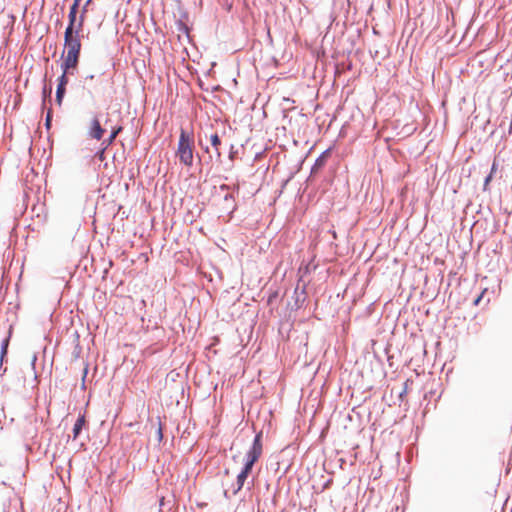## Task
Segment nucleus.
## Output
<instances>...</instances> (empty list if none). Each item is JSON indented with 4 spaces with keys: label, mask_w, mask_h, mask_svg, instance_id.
I'll return each instance as SVG.
<instances>
[{
    "label": "nucleus",
    "mask_w": 512,
    "mask_h": 512,
    "mask_svg": "<svg viewBox=\"0 0 512 512\" xmlns=\"http://www.w3.org/2000/svg\"><path fill=\"white\" fill-rule=\"evenodd\" d=\"M8 344H9V339L8 338L4 339L2 342V346H1V360H3L4 356L7 354Z\"/></svg>",
    "instance_id": "9d476101"
},
{
    "label": "nucleus",
    "mask_w": 512,
    "mask_h": 512,
    "mask_svg": "<svg viewBox=\"0 0 512 512\" xmlns=\"http://www.w3.org/2000/svg\"><path fill=\"white\" fill-rule=\"evenodd\" d=\"M210 141H211V144L212 146L215 148L216 150V153H217V156L220 157L221 156V153L219 151V146L221 144V140L219 138V136L217 134H213L211 135L210 137Z\"/></svg>",
    "instance_id": "6e6552de"
},
{
    "label": "nucleus",
    "mask_w": 512,
    "mask_h": 512,
    "mask_svg": "<svg viewBox=\"0 0 512 512\" xmlns=\"http://www.w3.org/2000/svg\"><path fill=\"white\" fill-rule=\"evenodd\" d=\"M490 179H491V176H488V177L486 178V181H485V182H486V184H487L488 182H490Z\"/></svg>",
    "instance_id": "6ab92c4d"
},
{
    "label": "nucleus",
    "mask_w": 512,
    "mask_h": 512,
    "mask_svg": "<svg viewBox=\"0 0 512 512\" xmlns=\"http://www.w3.org/2000/svg\"><path fill=\"white\" fill-rule=\"evenodd\" d=\"M50 122H51V114H50V112H48L47 117H46V126L48 128L50 126Z\"/></svg>",
    "instance_id": "dca6fc26"
},
{
    "label": "nucleus",
    "mask_w": 512,
    "mask_h": 512,
    "mask_svg": "<svg viewBox=\"0 0 512 512\" xmlns=\"http://www.w3.org/2000/svg\"><path fill=\"white\" fill-rule=\"evenodd\" d=\"M164 504H165V497L161 496L159 498V506H160L159 512H162V507L164 506Z\"/></svg>",
    "instance_id": "4468645a"
},
{
    "label": "nucleus",
    "mask_w": 512,
    "mask_h": 512,
    "mask_svg": "<svg viewBox=\"0 0 512 512\" xmlns=\"http://www.w3.org/2000/svg\"><path fill=\"white\" fill-rule=\"evenodd\" d=\"M159 436H160V438L162 437V430H161V428L159 429Z\"/></svg>",
    "instance_id": "aec40b11"
},
{
    "label": "nucleus",
    "mask_w": 512,
    "mask_h": 512,
    "mask_svg": "<svg viewBox=\"0 0 512 512\" xmlns=\"http://www.w3.org/2000/svg\"><path fill=\"white\" fill-rule=\"evenodd\" d=\"M87 372H88V368L87 366L84 368V372H83V380L85 379L86 375H87Z\"/></svg>",
    "instance_id": "f3484780"
},
{
    "label": "nucleus",
    "mask_w": 512,
    "mask_h": 512,
    "mask_svg": "<svg viewBox=\"0 0 512 512\" xmlns=\"http://www.w3.org/2000/svg\"><path fill=\"white\" fill-rule=\"evenodd\" d=\"M82 31H65L64 33V51L62 70L69 72L76 69L81 51Z\"/></svg>",
    "instance_id": "f257e3e1"
},
{
    "label": "nucleus",
    "mask_w": 512,
    "mask_h": 512,
    "mask_svg": "<svg viewBox=\"0 0 512 512\" xmlns=\"http://www.w3.org/2000/svg\"><path fill=\"white\" fill-rule=\"evenodd\" d=\"M91 1L92 0H87L83 9H85L87 11V6L91 3Z\"/></svg>",
    "instance_id": "a211bd4d"
},
{
    "label": "nucleus",
    "mask_w": 512,
    "mask_h": 512,
    "mask_svg": "<svg viewBox=\"0 0 512 512\" xmlns=\"http://www.w3.org/2000/svg\"><path fill=\"white\" fill-rule=\"evenodd\" d=\"M81 0H78V6L80 5Z\"/></svg>",
    "instance_id": "412c9836"
},
{
    "label": "nucleus",
    "mask_w": 512,
    "mask_h": 512,
    "mask_svg": "<svg viewBox=\"0 0 512 512\" xmlns=\"http://www.w3.org/2000/svg\"><path fill=\"white\" fill-rule=\"evenodd\" d=\"M193 152H194V137L192 134H189L184 129H181L178 146L176 150V156L179 158V161L187 166L191 167L193 165Z\"/></svg>",
    "instance_id": "7ed1b4c3"
},
{
    "label": "nucleus",
    "mask_w": 512,
    "mask_h": 512,
    "mask_svg": "<svg viewBox=\"0 0 512 512\" xmlns=\"http://www.w3.org/2000/svg\"><path fill=\"white\" fill-rule=\"evenodd\" d=\"M408 385H409V381L407 380L405 383H404V389L403 391L400 393V397L402 398L404 394H407L408 392Z\"/></svg>",
    "instance_id": "ddd939ff"
},
{
    "label": "nucleus",
    "mask_w": 512,
    "mask_h": 512,
    "mask_svg": "<svg viewBox=\"0 0 512 512\" xmlns=\"http://www.w3.org/2000/svg\"><path fill=\"white\" fill-rule=\"evenodd\" d=\"M77 13H78V0H74L73 4L70 7V11H69V15H68L69 23H68V26L66 27L65 31H69V30L82 31L83 30L86 10L83 9V11L79 17L77 16Z\"/></svg>",
    "instance_id": "20e7f679"
},
{
    "label": "nucleus",
    "mask_w": 512,
    "mask_h": 512,
    "mask_svg": "<svg viewBox=\"0 0 512 512\" xmlns=\"http://www.w3.org/2000/svg\"><path fill=\"white\" fill-rule=\"evenodd\" d=\"M86 423L85 415H80L73 427V438L76 439Z\"/></svg>",
    "instance_id": "423d86ee"
},
{
    "label": "nucleus",
    "mask_w": 512,
    "mask_h": 512,
    "mask_svg": "<svg viewBox=\"0 0 512 512\" xmlns=\"http://www.w3.org/2000/svg\"><path fill=\"white\" fill-rule=\"evenodd\" d=\"M105 130L97 118L93 119L91 124L90 136L96 140H100L104 135Z\"/></svg>",
    "instance_id": "39448f33"
},
{
    "label": "nucleus",
    "mask_w": 512,
    "mask_h": 512,
    "mask_svg": "<svg viewBox=\"0 0 512 512\" xmlns=\"http://www.w3.org/2000/svg\"><path fill=\"white\" fill-rule=\"evenodd\" d=\"M261 438L262 433H258L254 439L252 447L246 454L244 467L237 475L236 483L232 484L231 488L225 490V495H227L229 492H231L232 495H236L243 488L248 475L251 473L253 465L255 462H257L262 454Z\"/></svg>",
    "instance_id": "f03ea898"
},
{
    "label": "nucleus",
    "mask_w": 512,
    "mask_h": 512,
    "mask_svg": "<svg viewBox=\"0 0 512 512\" xmlns=\"http://www.w3.org/2000/svg\"><path fill=\"white\" fill-rule=\"evenodd\" d=\"M67 73H68V72H65V71L63 70V73H62V75H61V76H60V78H59V83H58V85H62V87H65V86L67 85V83H68V78H67V76H66V75H67Z\"/></svg>",
    "instance_id": "9b49d317"
},
{
    "label": "nucleus",
    "mask_w": 512,
    "mask_h": 512,
    "mask_svg": "<svg viewBox=\"0 0 512 512\" xmlns=\"http://www.w3.org/2000/svg\"><path fill=\"white\" fill-rule=\"evenodd\" d=\"M105 146L102 148V150L98 153V157L100 160L104 159V152H105Z\"/></svg>",
    "instance_id": "2eb2a0df"
},
{
    "label": "nucleus",
    "mask_w": 512,
    "mask_h": 512,
    "mask_svg": "<svg viewBox=\"0 0 512 512\" xmlns=\"http://www.w3.org/2000/svg\"><path fill=\"white\" fill-rule=\"evenodd\" d=\"M487 291V289H484L481 294L474 300V305H479L484 297V294L485 292Z\"/></svg>",
    "instance_id": "f8f14e48"
},
{
    "label": "nucleus",
    "mask_w": 512,
    "mask_h": 512,
    "mask_svg": "<svg viewBox=\"0 0 512 512\" xmlns=\"http://www.w3.org/2000/svg\"><path fill=\"white\" fill-rule=\"evenodd\" d=\"M64 93H65V87H62V85H58L57 91H56V100H57L58 104H61Z\"/></svg>",
    "instance_id": "1a4fd4ad"
},
{
    "label": "nucleus",
    "mask_w": 512,
    "mask_h": 512,
    "mask_svg": "<svg viewBox=\"0 0 512 512\" xmlns=\"http://www.w3.org/2000/svg\"><path fill=\"white\" fill-rule=\"evenodd\" d=\"M121 131H122V127L121 126L116 127V128H114L112 130L111 135L109 136V138L104 140L103 143H102L103 145H105V148H107L108 146H110L114 142L115 138L117 137V135Z\"/></svg>",
    "instance_id": "0eeeda50"
}]
</instances>
